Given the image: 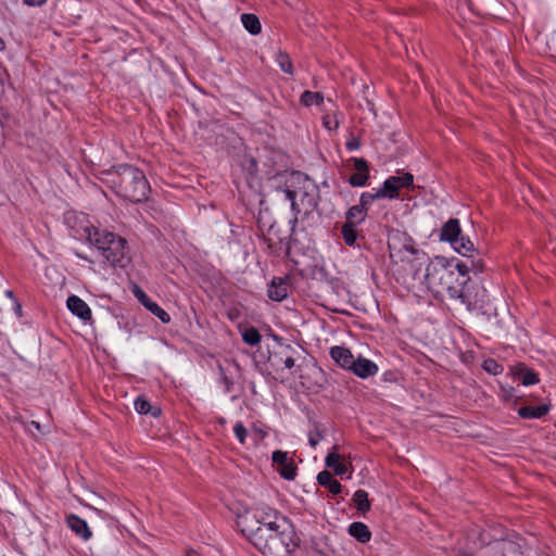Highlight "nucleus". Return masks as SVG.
Masks as SVG:
<instances>
[{
    "mask_svg": "<svg viewBox=\"0 0 556 556\" xmlns=\"http://www.w3.org/2000/svg\"><path fill=\"white\" fill-rule=\"evenodd\" d=\"M85 233L88 241L94 245L100 252L105 249L109 244H111V239L115 233L101 230L94 226H89L85 228Z\"/></svg>",
    "mask_w": 556,
    "mask_h": 556,
    "instance_id": "9b49d317",
    "label": "nucleus"
},
{
    "mask_svg": "<svg viewBox=\"0 0 556 556\" xmlns=\"http://www.w3.org/2000/svg\"><path fill=\"white\" fill-rule=\"evenodd\" d=\"M5 295H7L8 298L12 299L14 302H16V299H15L14 293H13V291H12V290H7V291H5Z\"/></svg>",
    "mask_w": 556,
    "mask_h": 556,
    "instance_id": "c03bdc74",
    "label": "nucleus"
},
{
    "mask_svg": "<svg viewBox=\"0 0 556 556\" xmlns=\"http://www.w3.org/2000/svg\"><path fill=\"white\" fill-rule=\"evenodd\" d=\"M361 378H368L378 372V366L370 359L358 357L354 361V365L350 369Z\"/></svg>",
    "mask_w": 556,
    "mask_h": 556,
    "instance_id": "dca6fc26",
    "label": "nucleus"
},
{
    "mask_svg": "<svg viewBox=\"0 0 556 556\" xmlns=\"http://www.w3.org/2000/svg\"><path fill=\"white\" fill-rule=\"evenodd\" d=\"M317 481L320 485L328 488L333 495L339 494L342 490L340 482L327 470L320 471L317 475Z\"/></svg>",
    "mask_w": 556,
    "mask_h": 556,
    "instance_id": "aec40b11",
    "label": "nucleus"
},
{
    "mask_svg": "<svg viewBox=\"0 0 556 556\" xmlns=\"http://www.w3.org/2000/svg\"><path fill=\"white\" fill-rule=\"evenodd\" d=\"M300 101L305 106H311L313 104L320 105L324 102V96L320 92L306 90L301 94Z\"/></svg>",
    "mask_w": 556,
    "mask_h": 556,
    "instance_id": "a878e982",
    "label": "nucleus"
},
{
    "mask_svg": "<svg viewBox=\"0 0 556 556\" xmlns=\"http://www.w3.org/2000/svg\"><path fill=\"white\" fill-rule=\"evenodd\" d=\"M453 249L463 256L471 257L475 252V245L469 238L460 236L453 244Z\"/></svg>",
    "mask_w": 556,
    "mask_h": 556,
    "instance_id": "5701e85b",
    "label": "nucleus"
},
{
    "mask_svg": "<svg viewBox=\"0 0 556 556\" xmlns=\"http://www.w3.org/2000/svg\"><path fill=\"white\" fill-rule=\"evenodd\" d=\"M241 22L244 28L252 35L261 33L262 26L258 17L254 14L244 13L241 15Z\"/></svg>",
    "mask_w": 556,
    "mask_h": 556,
    "instance_id": "b1692460",
    "label": "nucleus"
},
{
    "mask_svg": "<svg viewBox=\"0 0 556 556\" xmlns=\"http://www.w3.org/2000/svg\"><path fill=\"white\" fill-rule=\"evenodd\" d=\"M349 533L361 543H366L371 538L369 528L363 522H353L349 527Z\"/></svg>",
    "mask_w": 556,
    "mask_h": 556,
    "instance_id": "412c9836",
    "label": "nucleus"
},
{
    "mask_svg": "<svg viewBox=\"0 0 556 556\" xmlns=\"http://www.w3.org/2000/svg\"><path fill=\"white\" fill-rule=\"evenodd\" d=\"M337 446H333V451L328 453L325 458V463L327 467L333 468L334 472L339 476L344 475L348 471L346 465L343 464L340 459V454L337 453Z\"/></svg>",
    "mask_w": 556,
    "mask_h": 556,
    "instance_id": "4be33fe9",
    "label": "nucleus"
},
{
    "mask_svg": "<svg viewBox=\"0 0 556 556\" xmlns=\"http://www.w3.org/2000/svg\"><path fill=\"white\" fill-rule=\"evenodd\" d=\"M101 254L113 267L124 268L129 262L127 242L117 235H114L111 244L103 249Z\"/></svg>",
    "mask_w": 556,
    "mask_h": 556,
    "instance_id": "6e6552de",
    "label": "nucleus"
},
{
    "mask_svg": "<svg viewBox=\"0 0 556 556\" xmlns=\"http://www.w3.org/2000/svg\"><path fill=\"white\" fill-rule=\"evenodd\" d=\"M551 406L547 404H540L535 406H522L518 409V414L522 418L532 419V418H541L548 414Z\"/></svg>",
    "mask_w": 556,
    "mask_h": 556,
    "instance_id": "6ab92c4d",
    "label": "nucleus"
},
{
    "mask_svg": "<svg viewBox=\"0 0 556 556\" xmlns=\"http://www.w3.org/2000/svg\"><path fill=\"white\" fill-rule=\"evenodd\" d=\"M135 408L139 414L151 413L153 416H157L160 414V410L157 408L155 410H152L149 401L142 396H139L135 400Z\"/></svg>",
    "mask_w": 556,
    "mask_h": 556,
    "instance_id": "2f4dec72",
    "label": "nucleus"
},
{
    "mask_svg": "<svg viewBox=\"0 0 556 556\" xmlns=\"http://www.w3.org/2000/svg\"><path fill=\"white\" fill-rule=\"evenodd\" d=\"M66 306L72 314L80 318L83 321L91 320L92 313L88 304L77 295L67 298Z\"/></svg>",
    "mask_w": 556,
    "mask_h": 556,
    "instance_id": "ddd939ff",
    "label": "nucleus"
},
{
    "mask_svg": "<svg viewBox=\"0 0 556 556\" xmlns=\"http://www.w3.org/2000/svg\"><path fill=\"white\" fill-rule=\"evenodd\" d=\"M462 236L459 220L456 218L448 219L441 229L440 240L447 241L451 244Z\"/></svg>",
    "mask_w": 556,
    "mask_h": 556,
    "instance_id": "f3484780",
    "label": "nucleus"
},
{
    "mask_svg": "<svg viewBox=\"0 0 556 556\" xmlns=\"http://www.w3.org/2000/svg\"><path fill=\"white\" fill-rule=\"evenodd\" d=\"M244 520L249 521L253 527L287 525L285 517H281L277 510L265 504L257 505L240 515L238 517V526L240 528H244Z\"/></svg>",
    "mask_w": 556,
    "mask_h": 556,
    "instance_id": "423d86ee",
    "label": "nucleus"
},
{
    "mask_svg": "<svg viewBox=\"0 0 556 556\" xmlns=\"http://www.w3.org/2000/svg\"><path fill=\"white\" fill-rule=\"evenodd\" d=\"M285 199L290 201L294 215L292 224L300 218L304 219L313 213L318 205L319 190L313 180L302 173H292L282 190Z\"/></svg>",
    "mask_w": 556,
    "mask_h": 556,
    "instance_id": "7ed1b4c3",
    "label": "nucleus"
},
{
    "mask_svg": "<svg viewBox=\"0 0 556 556\" xmlns=\"http://www.w3.org/2000/svg\"><path fill=\"white\" fill-rule=\"evenodd\" d=\"M339 124L340 123H339L337 115L327 114L323 117V125L328 130H336L339 127Z\"/></svg>",
    "mask_w": 556,
    "mask_h": 556,
    "instance_id": "c9c22d12",
    "label": "nucleus"
},
{
    "mask_svg": "<svg viewBox=\"0 0 556 556\" xmlns=\"http://www.w3.org/2000/svg\"><path fill=\"white\" fill-rule=\"evenodd\" d=\"M505 530L501 526L488 525L483 529H472L468 535V540L472 543V546L468 548H477L480 553L485 548L496 543L500 540L507 539Z\"/></svg>",
    "mask_w": 556,
    "mask_h": 556,
    "instance_id": "0eeeda50",
    "label": "nucleus"
},
{
    "mask_svg": "<svg viewBox=\"0 0 556 556\" xmlns=\"http://www.w3.org/2000/svg\"><path fill=\"white\" fill-rule=\"evenodd\" d=\"M242 340L244 343L254 346L261 342L262 336L256 328L251 327L242 332Z\"/></svg>",
    "mask_w": 556,
    "mask_h": 556,
    "instance_id": "c85d7f7f",
    "label": "nucleus"
},
{
    "mask_svg": "<svg viewBox=\"0 0 556 556\" xmlns=\"http://www.w3.org/2000/svg\"><path fill=\"white\" fill-rule=\"evenodd\" d=\"M366 216V213L365 211L362 208V206L359 205H354L352 206L348 212H346V222L345 223H353L354 226H356V224L361 223L362 220H364Z\"/></svg>",
    "mask_w": 556,
    "mask_h": 556,
    "instance_id": "cd10ccee",
    "label": "nucleus"
},
{
    "mask_svg": "<svg viewBox=\"0 0 556 556\" xmlns=\"http://www.w3.org/2000/svg\"><path fill=\"white\" fill-rule=\"evenodd\" d=\"M341 233L344 239V242L348 245H354L357 239V231L353 223H344L341 229Z\"/></svg>",
    "mask_w": 556,
    "mask_h": 556,
    "instance_id": "bb28decb",
    "label": "nucleus"
},
{
    "mask_svg": "<svg viewBox=\"0 0 556 556\" xmlns=\"http://www.w3.org/2000/svg\"><path fill=\"white\" fill-rule=\"evenodd\" d=\"M233 432H235V435L236 438L238 439V441L241 443V444H244L245 443V439L248 437V430L247 428L243 426L242 422H237L233 427Z\"/></svg>",
    "mask_w": 556,
    "mask_h": 556,
    "instance_id": "f704fd0d",
    "label": "nucleus"
},
{
    "mask_svg": "<svg viewBox=\"0 0 556 556\" xmlns=\"http://www.w3.org/2000/svg\"><path fill=\"white\" fill-rule=\"evenodd\" d=\"M5 48L4 40L0 37V51H2Z\"/></svg>",
    "mask_w": 556,
    "mask_h": 556,
    "instance_id": "de8ad7c7",
    "label": "nucleus"
},
{
    "mask_svg": "<svg viewBox=\"0 0 556 556\" xmlns=\"http://www.w3.org/2000/svg\"><path fill=\"white\" fill-rule=\"evenodd\" d=\"M329 353H330L331 358L344 369L350 370L352 368V366L354 365L355 358H354L352 352L344 346H339V345L332 346V348H330Z\"/></svg>",
    "mask_w": 556,
    "mask_h": 556,
    "instance_id": "2eb2a0df",
    "label": "nucleus"
},
{
    "mask_svg": "<svg viewBox=\"0 0 556 556\" xmlns=\"http://www.w3.org/2000/svg\"><path fill=\"white\" fill-rule=\"evenodd\" d=\"M67 526L84 540H89L92 535L87 522L76 515H70L67 517Z\"/></svg>",
    "mask_w": 556,
    "mask_h": 556,
    "instance_id": "a211bd4d",
    "label": "nucleus"
},
{
    "mask_svg": "<svg viewBox=\"0 0 556 556\" xmlns=\"http://www.w3.org/2000/svg\"><path fill=\"white\" fill-rule=\"evenodd\" d=\"M354 164L355 174L351 175L349 182L353 187H364L369 178L368 163L364 159H352Z\"/></svg>",
    "mask_w": 556,
    "mask_h": 556,
    "instance_id": "f8f14e48",
    "label": "nucleus"
},
{
    "mask_svg": "<svg viewBox=\"0 0 556 556\" xmlns=\"http://www.w3.org/2000/svg\"><path fill=\"white\" fill-rule=\"evenodd\" d=\"M295 364V361L292 356H288L283 359V365L286 368L291 369Z\"/></svg>",
    "mask_w": 556,
    "mask_h": 556,
    "instance_id": "37998d69",
    "label": "nucleus"
},
{
    "mask_svg": "<svg viewBox=\"0 0 556 556\" xmlns=\"http://www.w3.org/2000/svg\"><path fill=\"white\" fill-rule=\"evenodd\" d=\"M414 176L410 173H403L399 176H390L387 178L380 188L381 194L384 199H396L399 191L402 188H409L413 186Z\"/></svg>",
    "mask_w": 556,
    "mask_h": 556,
    "instance_id": "1a4fd4ad",
    "label": "nucleus"
},
{
    "mask_svg": "<svg viewBox=\"0 0 556 556\" xmlns=\"http://www.w3.org/2000/svg\"><path fill=\"white\" fill-rule=\"evenodd\" d=\"M136 298L140 301V303L147 307V303H149L151 300L150 298L141 290V289H137L134 291Z\"/></svg>",
    "mask_w": 556,
    "mask_h": 556,
    "instance_id": "a19ab883",
    "label": "nucleus"
},
{
    "mask_svg": "<svg viewBox=\"0 0 556 556\" xmlns=\"http://www.w3.org/2000/svg\"><path fill=\"white\" fill-rule=\"evenodd\" d=\"M148 311H150L153 315H155L162 323L167 324L170 321V316L167 312H165L160 305L155 302L150 301L147 303Z\"/></svg>",
    "mask_w": 556,
    "mask_h": 556,
    "instance_id": "7c9ffc66",
    "label": "nucleus"
},
{
    "mask_svg": "<svg viewBox=\"0 0 556 556\" xmlns=\"http://www.w3.org/2000/svg\"><path fill=\"white\" fill-rule=\"evenodd\" d=\"M271 459L274 465L277 466V470L281 477L287 480H293L295 478V467L293 462L288 457V453L283 451L273 452Z\"/></svg>",
    "mask_w": 556,
    "mask_h": 556,
    "instance_id": "9d476101",
    "label": "nucleus"
},
{
    "mask_svg": "<svg viewBox=\"0 0 556 556\" xmlns=\"http://www.w3.org/2000/svg\"><path fill=\"white\" fill-rule=\"evenodd\" d=\"M47 0H24V3L29 7H40L45 4Z\"/></svg>",
    "mask_w": 556,
    "mask_h": 556,
    "instance_id": "79ce46f5",
    "label": "nucleus"
},
{
    "mask_svg": "<svg viewBox=\"0 0 556 556\" xmlns=\"http://www.w3.org/2000/svg\"><path fill=\"white\" fill-rule=\"evenodd\" d=\"M468 266H469V271H473V273H482L483 269H484V263L482 261V258H472L469 261V263H466Z\"/></svg>",
    "mask_w": 556,
    "mask_h": 556,
    "instance_id": "e433bc0d",
    "label": "nucleus"
},
{
    "mask_svg": "<svg viewBox=\"0 0 556 556\" xmlns=\"http://www.w3.org/2000/svg\"><path fill=\"white\" fill-rule=\"evenodd\" d=\"M288 281L281 277H275L268 285V298L273 301L280 302L288 296Z\"/></svg>",
    "mask_w": 556,
    "mask_h": 556,
    "instance_id": "4468645a",
    "label": "nucleus"
},
{
    "mask_svg": "<svg viewBox=\"0 0 556 556\" xmlns=\"http://www.w3.org/2000/svg\"><path fill=\"white\" fill-rule=\"evenodd\" d=\"M484 369L493 375H497L501 372V366L493 359H489L484 362Z\"/></svg>",
    "mask_w": 556,
    "mask_h": 556,
    "instance_id": "ea45409f",
    "label": "nucleus"
},
{
    "mask_svg": "<svg viewBox=\"0 0 556 556\" xmlns=\"http://www.w3.org/2000/svg\"><path fill=\"white\" fill-rule=\"evenodd\" d=\"M381 191L378 189L376 192H364L359 198V206L365 211L375 200L384 199L380 195Z\"/></svg>",
    "mask_w": 556,
    "mask_h": 556,
    "instance_id": "473e14b6",
    "label": "nucleus"
},
{
    "mask_svg": "<svg viewBox=\"0 0 556 556\" xmlns=\"http://www.w3.org/2000/svg\"><path fill=\"white\" fill-rule=\"evenodd\" d=\"M276 61L283 73L293 74L292 62L288 53L279 51L276 55Z\"/></svg>",
    "mask_w": 556,
    "mask_h": 556,
    "instance_id": "c756f323",
    "label": "nucleus"
},
{
    "mask_svg": "<svg viewBox=\"0 0 556 556\" xmlns=\"http://www.w3.org/2000/svg\"><path fill=\"white\" fill-rule=\"evenodd\" d=\"M353 503L357 510L365 514L370 510V502L368 493L365 490H357L353 495Z\"/></svg>",
    "mask_w": 556,
    "mask_h": 556,
    "instance_id": "393cba45",
    "label": "nucleus"
},
{
    "mask_svg": "<svg viewBox=\"0 0 556 556\" xmlns=\"http://www.w3.org/2000/svg\"><path fill=\"white\" fill-rule=\"evenodd\" d=\"M30 426L35 427L38 431L41 430V426L38 421H35V420L30 421Z\"/></svg>",
    "mask_w": 556,
    "mask_h": 556,
    "instance_id": "a18cd8bd",
    "label": "nucleus"
},
{
    "mask_svg": "<svg viewBox=\"0 0 556 556\" xmlns=\"http://www.w3.org/2000/svg\"><path fill=\"white\" fill-rule=\"evenodd\" d=\"M15 305H16V307H15L16 313H17V314H21V312H22V306H21V304L16 301V302H15Z\"/></svg>",
    "mask_w": 556,
    "mask_h": 556,
    "instance_id": "49530a36",
    "label": "nucleus"
},
{
    "mask_svg": "<svg viewBox=\"0 0 556 556\" xmlns=\"http://www.w3.org/2000/svg\"><path fill=\"white\" fill-rule=\"evenodd\" d=\"M105 181L119 197L132 202L148 199L150 185L140 169L123 164L106 174Z\"/></svg>",
    "mask_w": 556,
    "mask_h": 556,
    "instance_id": "39448f33",
    "label": "nucleus"
},
{
    "mask_svg": "<svg viewBox=\"0 0 556 556\" xmlns=\"http://www.w3.org/2000/svg\"><path fill=\"white\" fill-rule=\"evenodd\" d=\"M241 532L264 555L288 553L293 541L294 533L287 525L255 526L244 520Z\"/></svg>",
    "mask_w": 556,
    "mask_h": 556,
    "instance_id": "f03ea898",
    "label": "nucleus"
},
{
    "mask_svg": "<svg viewBox=\"0 0 556 556\" xmlns=\"http://www.w3.org/2000/svg\"><path fill=\"white\" fill-rule=\"evenodd\" d=\"M349 151H355L361 148V140L358 137L351 135L345 143Z\"/></svg>",
    "mask_w": 556,
    "mask_h": 556,
    "instance_id": "4c0bfd02",
    "label": "nucleus"
},
{
    "mask_svg": "<svg viewBox=\"0 0 556 556\" xmlns=\"http://www.w3.org/2000/svg\"><path fill=\"white\" fill-rule=\"evenodd\" d=\"M388 248L394 263H402L404 269L410 271L415 279L420 278L421 269L429 257L407 232L399 229L389 231Z\"/></svg>",
    "mask_w": 556,
    "mask_h": 556,
    "instance_id": "20e7f679",
    "label": "nucleus"
},
{
    "mask_svg": "<svg viewBox=\"0 0 556 556\" xmlns=\"http://www.w3.org/2000/svg\"><path fill=\"white\" fill-rule=\"evenodd\" d=\"M323 439V431L317 426L308 433V443L312 447H316Z\"/></svg>",
    "mask_w": 556,
    "mask_h": 556,
    "instance_id": "72a5a7b5",
    "label": "nucleus"
},
{
    "mask_svg": "<svg viewBox=\"0 0 556 556\" xmlns=\"http://www.w3.org/2000/svg\"><path fill=\"white\" fill-rule=\"evenodd\" d=\"M425 266L424 279L429 290L438 294L446 293L451 299L460 300L462 303L467 302L465 287L469 280V266L466 262H459L453 267L441 262L428 261Z\"/></svg>",
    "mask_w": 556,
    "mask_h": 556,
    "instance_id": "f257e3e1",
    "label": "nucleus"
},
{
    "mask_svg": "<svg viewBox=\"0 0 556 556\" xmlns=\"http://www.w3.org/2000/svg\"><path fill=\"white\" fill-rule=\"evenodd\" d=\"M536 382H539V378H538V375L533 371H527L522 376V383L525 386H532V384H535Z\"/></svg>",
    "mask_w": 556,
    "mask_h": 556,
    "instance_id": "58836bf2",
    "label": "nucleus"
}]
</instances>
